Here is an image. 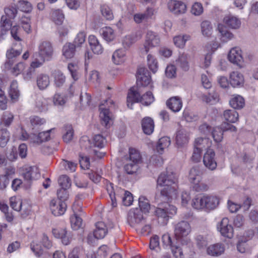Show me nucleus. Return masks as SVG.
<instances>
[{"mask_svg": "<svg viewBox=\"0 0 258 258\" xmlns=\"http://www.w3.org/2000/svg\"><path fill=\"white\" fill-rule=\"evenodd\" d=\"M157 188L160 191L156 196L159 207L156 209L155 215L167 222L171 216L176 214L177 208L168 202L175 199L177 196V178L173 173L160 174L157 180Z\"/></svg>", "mask_w": 258, "mask_h": 258, "instance_id": "1", "label": "nucleus"}, {"mask_svg": "<svg viewBox=\"0 0 258 258\" xmlns=\"http://www.w3.org/2000/svg\"><path fill=\"white\" fill-rule=\"evenodd\" d=\"M127 220L128 224L134 227H138L144 222L142 211L138 208L132 209L129 211Z\"/></svg>", "mask_w": 258, "mask_h": 258, "instance_id": "2", "label": "nucleus"}, {"mask_svg": "<svg viewBox=\"0 0 258 258\" xmlns=\"http://www.w3.org/2000/svg\"><path fill=\"white\" fill-rule=\"evenodd\" d=\"M228 59L230 62L240 68L244 66L242 51L238 47H233L230 50L228 55Z\"/></svg>", "mask_w": 258, "mask_h": 258, "instance_id": "3", "label": "nucleus"}, {"mask_svg": "<svg viewBox=\"0 0 258 258\" xmlns=\"http://www.w3.org/2000/svg\"><path fill=\"white\" fill-rule=\"evenodd\" d=\"M39 57L48 61L50 60L53 54V48L51 44L47 41L41 42L38 47Z\"/></svg>", "mask_w": 258, "mask_h": 258, "instance_id": "4", "label": "nucleus"}, {"mask_svg": "<svg viewBox=\"0 0 258 258\" xmlns=\"http://www.w3.org/2000/svg\"><path fill=\"white\" fill-rule=\"evenodd\" d=\"M217 229L221 234L226 238H232L234 235V229L233 226L230 224L228 218H223L220 222L217 225Z\"/></svg>", "mask_w": 258, "mask_h": 258, "instance_id": "5", "label": "nucleus"}, {"mask_svg": "<svg viewBox=\"0 0 258 258\" xmlns=\"http://www.w3.org/2000/svg\"><path fill=\"white\" fill-rule=\"evenodd\" d=\"M160 43V38L157 33L151 31H148L144 44L145 53H147L151 48L159 45Z\"/></svg>", "mask_w": 258, "mask_h": 258, "instance_id": "6", "label": "nucleus"}, {"mask_svg": "<svg viewBox=\"0 0 258 258\" xmlns=\"http://www.w3.org/2000/svg\"><path fill=\"white\" fill-rule=\"evenodd\" d=\"M74 215L70 218L71 227L74 230H77L80 229L82 225V220L79 217L82 215V209L78 204H74L73 206Z\"/></svg>", "mask_w": 258, "mask_h": 258, "instance_id": "7", "label": "nucleus"}, {"mask_svg": "<svg viewBox=\"0 0 258 258\" xmlns=\"http://www.w3.org/2000/svg\"><path fill=\"white\" fill-rule=\"evenodd\" d=\"M52 233L55 238L60 239L62 243L65 245L69 244L72 240L70 233L65 228H54L52 229Z\"/></svg>", "mask_w": 258, "mask_h": 258, "instance_id": "8", "label": "nucleus"}, {"mask_svg": "<svg viewBox=\"0 0 258 258\" xmlns=\"http://www.w3.org/2000/svg\"><path fill=\"white\" fill-rule=\"evenodd\" d=\"M203 163L205 166L210 170L216 169L217 163L215 159V153L213 150L209 149L203 157Z\"/></svg>", "mask_w": 258, "mask_h": 258, "instance_id": "9", "label": "nucleus"}, {"mask_svg": "<svg viewBox=\"0 0 258 258\" xmlns=\"http://www.w3.org/2000/svg\"><path fill=\"white\" fill-rule=\"evenodd\" d=\"M174 231L177 238H182L186 237L190 233L191 227L187 222L182 221L176 225Z\"/></svg>", "mask_w": 258, "mask_h": 258, "instance_id": "10", "label": "nucleus"}, {"mask_svg": "<svg viewBox=\"0 0 258 258\" xmlns=\"http://www.w3.org/2000/svg\"><path fill=\"white\" fill-rule=\"evenodd\" d=\"M50 208L52 213L55 216L63 215L67 209L65 202L60 200L53 199L50 204Z\"/></svg>", "mask_w": 258, "mask_h": 258, "instance_id": "11", "label": "nucleus"}, {"mask_svg": "<svg viewBox=\"0 0 258 258\" xmlns=\"http://www.w3.org/2000/svg\"><path fill=\"white\" fill-rule=\"evenodd\" d=\"M169 10L173 14L179 15L185 13L186 6L180 1L171 0L168 3Z\"/></svg>", "mask_w": 258, "mask_h": 258, "instance_id": "12", "label": "nucleus"}, {"mask_svg": "<svg viewBox=\"0 0 258 258\" xmlns=\"http://www.w3.org/2000/svg\"><path fill=\"white\" fill-rule=\"evenodd\" d=\"M151 82L149 73L145 68H141L138 70L137 73V83L138 86H147Z\"/></svg>", "mask_w": 258, "mask_h": 258, "instance_id": "13", "label": "nucleus"}, {"mask_svg": "<svg viewBox=\"0 0 258 258\" xmlns=\"http://www.w3.org/2000/svg\"><path fill=\"white\" fill-rule=\"evenodd\" d=\"M225 245L223 243H217L210 245L207 247V253L213 256H219L224 253Z\"/></svg>", "mask_w": 258, "mask_h": 258, "instance_id": "14", "label": "nucleus"}, {"mask_svg": "<svg viewBox=\"0 0 258 258\" xmlns=\"http://www.w3.org/2000/svg\"><path fill=\"white\" fill-rule=\"evenodd\" d=\"M205 210L211 211L218 207L220 203L219 198L215 195L205 194Z\"/></svg>", "mask_w": 258, "mask_h": 258, "instance_id": "15", "label": "nucleus"}, {"mask_svg": "<svg viewBox=\"0 0 258 258\" xmlns=\"http://www.w3.org/2000/svg\"><path fill=\"white\" fill-rule=\"evenodd\" d=\"M189 140V133L184 130L177 131L176 136V144L178 148L186 145Z\"/></svg>", "mask_w": 258, "mask_h": 258, "instance_id": "16", "label": "nucleus"}, {"mask_svg": "<svg viewBox=\"0 0 258 258\" xmlns=\"http://www.w3.org/2000/svg\"><path fill=\"white\" fill-rule=\"evenodd\" d=\"M127 105L128 108H132L133 103L142 102V97L135 87L130 89L127 96Z\"/></svg>", "mask_w": 258, "mask_h": 258, "instance_id": "17", "label": "nucleus"}, {"mask_svg": "<svg viewBox=\"0 0 258 258\" xmlns=\"http://www.w3.org/2000/svg\"><path fill=\"white\" fill-rule=\"evenodd\" d=\"M166 105L173 112H177L181 110L182 107V101L180 97L174 96L167 100Z\"/></svg>", "mask_w": 258, "mask_h": 258, "instance_id": "18", "label": "nucleus"}, {"mask_svg": "<svg viewBox=\"0 0 258 258\" xmlns=\"http://www.w3.org/2000/svg\"><path fill=\"white\" fill-rule=\"evenodd\" d=\"M223 22L227 27L231 29H238L241 25L240 20L231 14L226 15L223 18Z\"/></svg>", "mask_w": 258, "mask_h": 258, "instance_id": "19", "label": "nucleus"}, {"mask_svg": "<svg viewBox=\"0 0 258 258\" xmlns=\"http://www.w3.org/2000/svg\"><path fill=\"white\" fill-rule=\"evenodd\" d=\"M212 145V141L209 138L205 137H197L194 141V147L202 151L209 149Z\"/></svg>", "mask_w": 258, "mask_h": 258, "instance_id": "20", "label": "nucleus"}, {"mask_svg": "<svg viewBox=\"0 0 258 258\" xmlns=\"http://www.w3.org/2000/svg\"><path fill=\"white\" fill-rule=\"evenodd\" d=\"M88 41L91 49L94 53L100 54L103 52V48L95 36L90 35Z\"/></svg>", "mask_w": 258, "mask_h": 258, "instance_id": "21", "label": "nucleus"}, {"mask_svg": "<svg viewBox=\"0 0 258 258\" xmlns=\"http://www.w3.org/2000/svg\"><path fill=\"white\" fill-rule=\"evenodd\" d=\"M230 84L234 87L242 86L244 83V77L239 72L234 71L229 76Z\"/></svg>", "mask_w": 258, "mask_h": 258, "instance_id": "22", "label": "nucleus"}, {"mask_svg": "<svg viewBox=\"0 0 258 258\" xmlns=\"http://www.w3.org/2000/svg\"><path fill=\"white\" fill-rule=\"evenodd\" d=\"M23 176L24 179L28 181L35 179L39 176L38 169L34 166L27 167L23 173Z\"/></svg>", "mask_w": 258, "mask_h": 258, "instance_id": "23", "label": "nucleus"}, {"mask_svg": "<svg viewBox=\"0 0 258 258\" xmlns=\"http://www.w3.org/2000/svg\"><path fill=\"white\" fill-rule=\"evenodd\" d=\"M12 24L6 16H2L0 25V41L5 39Z\"/></svg>", "mask_w": 258, "mask_h": 258, "instance_id": "24", "label": "nucleus"}, {"mask_svg": "<svg viewBox=\"0 0 258 258\" xmlns=\"http://www.w3.org/2000/svg\"><path fill=\"white\" fill-rule=\"evenodd\" d=\"M37 86L41 90L46 89L50 84L49 76L45 74H40L36 78Z\"/></svg>", "mask_w": 258, "mask_h": 258, "instance_id": "25", "label": "nucleus"}, {"mask_svg": "<svg viewBox=\"0 0 258 258\" xmlns=\"http://www.w3.org/2000/svg\"><path fill=\"white\" fill-rule=\"evenodd\" d=\"M34 104L38 111H44L48 109L49 101L42 96L38 95L35 97Z\"/></svg>", "mask_w": 258, "mask_h": 258, "instance_id": "26", "label": "nucleus"}, {"mask_svg": "<svg viewBox=\"0 0 258 258\" xmlns=\"http://www.w3.org/2000/svg\"><path fill=\"white\" fill-rule=\"evenodd\" d=\"M100 33L103 38L107 42L113 41L115 38L114 30L110 27H105L100 30Z\"/></svg>", "mask_w": 258, "mask_h": 258, "instance_id": "27", "label": "nucleus"}, {"mask_svg": "<svg viewBox=\"0 0 258 258\" xmlns=\"http://www.w3.org/2000/svg\"><path fill=\"white\" fill-rule=\"evenodd\" d=\"M142 127L145 134L151 135L154 128L153 120L149 117L144 118L142 121Z\"/></svg>", "mask_w": 258, "mask_h": 258, "instance_id": "28", "label": "nucleus"}, {"mask_svg": "<svg viewBox=\"0 0 258 258\" xmlns=\"http://www.w3.org/2000/svg\"><path fill=\"white\" fill-rule=\"evenodd\" d=\"M9 94L13 102L18 101L20 92L18 89V83L16 81H13L11 82L9 90Z\"/></svg>", "mask_w": 258, "mask_h": 258, "instance_id": "29", "label": "nucleus"}, {"mask_svg": "<svg viewBox=\"0 0 258 258\" xmlns=\"http://www.w3.org/2000/svg\"><path fill=\"white\" fill-rule=\"evenodd\" d=\"M205 194L194 198L191 201V206L198 210H205Z\"/></svg>", "mask_w": 258, "mask_h": 258, "instance_id": "30", "label": "nucleus"}, {"mask_svg": "<svg viewBox=\"0 0 258 258\" xmlns=\"http://www.w3.org/2000/svg\"><path fill=\"white\" fill-rule=\"evenodd\" d=\"M103 106H104V104L103 103L100 105V117L101 119L102 123L106 127H107L109 125V121L111 119L110 113L109 110L104 108Z\"/></svg>", "mask_w": 258, "mask_h": 258, "instance_id": "31", "label": "nucleus"}, {"mask_svg": "<svg viewBox=\"0 0 258 258\" xmlns=\"http://www.w3.org/2000/svg\"><path fill=\"white\" fill-rule=\"evenodd\" d=\"M94 232L97 239L103 238L106 235L108 230L105 224L103 222H99L96 224V229Z\"/></svg>", "mask_w": 258, "mask_h": 258, "instance_id": "32", "label": "nucleus"}, {"mask_svg": "<svg viewBox=\"0 0 258 258\" xmlns=\"http://www.w3.org/2000/svg\"><path fill=\"white\" fill-rule=\"evenodd\" d=\"M125 56L126 53L125 50L122 49H118L113 52L112 59L115 64H120L125 61Z\"/></svg>", "mask_w": 258, "mask_h": 258, "instance_id": "33", "label": "nucleus"}, {"mask_svg": "<svg viewBox=\"0 0 258 258\" xmlns=\"http://www.w3.org/2000/svg\"><path fill=\"white\" fill-rule=\"evenodd\" d=\"M202 179V173L198 167L192 168L189 173V180L191 183L199 182Z\"/></svg>", "mask_w": 258, "mask_h": 258, "instance_id": "34", "label": "nucleus"}, {"mask_svg": "<svg viewBox=\"0 0 258 258\" xmlns=\"http://www.w3.org/2000/svg\"><path fill=\"white\" fill-rule=\"evenodd\" d=\"M54 86L57 88L62 87L66 83V77L59 71H55L53 75Z\"/></svg>", "mask_w": 258, "mask_h": 258, "instance_id": "35", "label": "nucleus"}, {"mask_svg": "<svg viewBox=\"0 0 258 258\" xmlns=\"http://www.w3.org/2000/svg\"><path fill=\"white\" fill-rule=\"evenodd\" d=\"M229 103L232 108L240 109L244 105V100L242 96L239 95H235L230 99Z\"/></svg>", "mask_w": 258, "mask_h": 258, "instance_id": "36", "label": "nucleus"}, {"mask_svg": "<svg viewBox=\"0 0 258 258\" xmlns=\"http://www.w3.org/2000/svg\"><path fill=\"white\" fill-rule=\"evenodd\" d=\"M75 46L71 43H66L62 48V54L67 59L72 58L75 53Z\"/></svg>", "mask_w": 258, "mask_h": 258, "instance_id": "37", "label": "nucleus"}, {"mask_svg": "<svg viewBox=\"0 0 258 258\" xmlns=\"http://www.w3.org/2000/svg\"><path fill=\"white\" fill-rule=\"evenodd\" d=\"M118 192H120L119 195H122V201L123 204L125 206H130L133 202L132 194L128 191L122 189H118Z\"/></svg>", "mask_w": 258, "mask_h": 258, "instance_id": "38", "label": "nucleus"}, {"mask_svg": "<svg viewBox=\"0 0 258 258\" xmlns=\"http://www.w3.org/2000/svg\"><path fill=\"white\" fill-rule=\"evenodd\" d=\"M223 116L225 119L231 123H235L238 120V114L234 110L228 109L224 111Z\"/></svg>", "mask_w": 258, "mask_h": 258, "instance_id": "39", "label": "nucleus"}, {"mask_svg": "<svg viewBox=\"0 0 258 258\" xmlns=\"http://www.w3.org/2000/svg\"><path fill=\"white\" fill-rule=\"evenodd\" d=\"M170 145V140L169 138L164 137L160 139L158 142L156 150L159 154H162L164 150L169 147Z\"/></svg>", "mask_w": 258, "mask_h": 258, "instance_id": "40", "label": "nucleus"}, {"mask_svg": "<svg viewBox=\"0 0 258 258\" xmlns=\"http://www.w3.org/2000/svg\"><path fill=\"white\" fill-rule=\"evenodd\" d=\"M14 119V115L9 112H5L3 115V116L1 119L0 126L1 128L4 127L9 126Z\"/></svg>", "mask_w": 258, "mask_h": 258, "instance_id": "41", "label": "nucleus"}, {"mask_svg": "<svg viewBox=\"0 0 258 258\" xmlns=\"http://www.w3.org/2000/svg\"><path fill=\"white\" fill-rule=\"evenodd\" d=\"M74 131L71 125L67 124L64 126V132L62 136L63 141L67 143H70L73 139Z\"/></svg>", "mask_w": 258, "mask_h": 258, "instance_id": "42", "label": "nucleus"}, {"mask_svg": "<svg viewBox=\"0 0 258 258\" xmlns=\"http://www.w3.org/2000/svg\"><path fill=\"white\" fill-rule=\"evenodd\" d=\"M217 29L221 34V38L224 41H227L231 39L233 37V35L229 32L226 27L222 24H219Z\"/></svg>", "mask_w": 258, "mask_h": 258, "instance_id": "43", "label": "nucleus"}, {"mask_svg": "<svg viewBox=\"0 0 258 258\" xmlns=\"http://www.w3.org/2000/svg\"><path fill=\"white\" fill-rule=\"evenodd\" d=\"M43 245L40 240H33L31 244V249L36 256L39 257L43 253Z\"/></svg>", "mask_w": 258, "mask_h": 258, "instance_id": "44", "label": "nucleus"}, {"mask_svg": "<svg viewBox=\"0 0 258 258\" xmlns=\"http://www.w3.org/2000/svg\"><path fill=\"white\" fill-rule=\"evenodd\" d=\"M106 189L111 201L112 207H116L117 206L116 196L118 197L120 192L117 191V193L115 194L113 189V184L111 183L107 185ZM117 191H118V190Z\"/></svg>", "mask_w": 258, "mask_h": 258, "instance_id": "45", "label": "nucleus"}, {"mask_svg": "<svg viewBox=\"0 0 258 258\" xmlns=\"http://www.w3.org/2000/svg\"><path fill=\"white\" fill-rule=\"evenodd\" d=\"M51 18L56 24L60 25L64 20V16L61 10H55L52 12Z\"/></svg>", "mask_w": 258, "mask_h": 258, "instance_id": "46", "label": "nucleus"}, {"mask_svg": "<svg viewBox=\"0 0 258 258\" xmlns=\"http://www.w3.org/2000/svg\"><path fill=\"white\" fill-rule=\"evenodd\" d=\"M190 36L187 35H178L174 37L173 42L174 44L179 48H183L186 42L189 40Z\"/></svg>", "mask_w": 258, "mask_h": 258, "instance_id": "47", "label": "nucleus"}, {"mask_svg": "<svg viewBox=\"0 0 258 258\" xmlns=\"http://www.w3.org/2000/svg\"><path fill=\"white\" fill-rule=\"evenodd\" d=\"M177 64L184 71H187L189 69V66L188 61L187 55L185 54L180 55L178 59L176 60Z\"/></svg>", "mask_w": 258, "mask_h": 258, "instance_id": "48", "label": "nucleus"}, {"mask_svg": "<svg viewBox=\"0 0 258 258\" xmlns=\"http://www.w3.org/2000/svg\"><path fill=\"white\" fill-rule=\"evenodd\" d=\"M139 205L142 213H148L150 209V205L148 200L145 197L141 196L139 199Z\"/></svg>", "mask_w": 258, "mask_h": 258, "instance_id": "49", "label": "nucleus"}, {"mask_svg": "<svg viewBox=\"0 0 258 258\" xmlns=\"http://www.w3.org/2000/svg\"><path fill=\"white\" fill-rule=\"evenodd\" d=\"M85 33L83 32H80L77 34L72 44L75 46L76 48L80 47L85 44Z\"/></svg>", "mask_w": 258, "mask_h": 258, "instance_id": "50", "label": "nucleus"}, {"mask_svg": "<svg viewBox=\"0 0 258 258\" xmlns=\"http://www.w3.org/2000/svg\"><path fill=\"white\" fill-rule=\"evenodd\" d=\"M162 243L164 248H171L175 243V240H172L168 233L164 234L162 236Z\"/></svg>", "mask_w": 258, "mask_h": 258, "instance_id": "51", "label": "nucleus"}, {"mask_svg": "<svg viewBox=\"0 0 258 258\" xmlns=\"http://www.w3.org/2000/svg\"><path fill=\"white\" fill-rule=\"evenodd\" d=\"M129 154V161L138 165L141 159V157L139 151L134 149H130Z\"/></svg>", "mask_w": 258, "mask_h": 258, "instance_id": "52", "label": "nucleus"}, {"mask_svg": "<svg viewBox=\"0 0 258 258\" xmlns=\"http://www.w3.org/2000/svg\"><path fill=\"white\" fill-rule=\"evenodd\" d=\"M20 208L21 210L18 212L20 213L21 218L24 219L30 215L31 212V206L27 202H23Z\"/></svg>", "mask_w": 258, "mask_h": 258, "instance_id": "53", "label": "nucleus"}, {"mask_svg": "<svg viewBox=\"0 0 258 258\" xmlns=\"http://www.w3.org/2000/svg\"><path fill=\"white\" fill-rule=\"evenodd\" d=\"M23 201L20 198L16 197H12L10 198V205L15 211H18L21 210Z\"/></svg>", "mask_w": 258, "mask_h": 258, "instance_id": "54", "label": "nucleus"}, {"mask_svg": "<svg viewBox=\"0 0 258 258\" xmlns=\"http://www.w3.org/2000/svg\"><path fill=\"white\" fill-rule=\"evenodd\" d=\"M148 65L151 71L155 73L158 68V62L156 59L151 54H149L147 56Z\"/></svg>", "mask_w": 258, "mask_h": 258, "instance_id": "55", "label": "nucleus"}, {"mask_svg": "<svg viewBox=\"0 0 258 258\" xmlns=\"http://www.w3.org/2000/svg\"><path fill=\"white\" fill-rule=\"evenodd\" d=\"M10 139V134L7 129L1 128L0 131V147L6 146Z\"/></svg>", "mask_w": 258, "mask_h": 258, "instance_id": "56", "label": "nucleus"}, {"mask_svg": "<svg viewBox=\"0 0 258 258\" xmlns=\"http://www.w3.org/2000/svg\"><path fill=\"white\" fill-rule=\"evenodd\" d=\"M202 34L206 36H210L212 33V27L210 22L204 21L201 23Z\"/></svg>", "mask_w": 258, "mask_h": 258, "instance_id": "57", "label": "nucleus"}, {"mask_svg": "<svg viewBox=\"0 0 258 258\" xmlns=\"http://www.w3.org/2000/svg\"><path fill=\"white\" fill-rule=\"evenodd\" d=\"M223 132V129L219 127H216L213 129L212 136L215 142L219 143L222 141Z\"/></svg>", "mask_w": 258, "mask_h": 258, "instance_id": "58", "label": "nucleus"}, {"mask_svg": "<svg viewBox=\"0 0 258 258\" xmlns=\"http://www.w3.org/2000/svg\"><path fill=\"white\" fill-rule=\"evenodd\" d=\"M18 7L22 11L25 13L31 12L33 9L31 4L28 1L24 0H21L19 1Z\"/></svg>", "mask_w": 258, "mask_h": 258, "instance_id": "59", "label": "nucleus"}, {"mask_svg": "<svg viewBox=\"0 0 258 258\" xmlns=\"http://www.w3.org/2000/svg\"><path fill=\"white\" fill-rule=\"evenodd\" d=\"M192 188L197 192L205 191L208 190L209 186L201 180L192 184Z\"/></svg>", "mask_w": 258, "mask_h": 258, "instance_id": "60", "label": "nucleus"}, {"mask_svg": "<svg viewBox=\"0 0 258 258\" xmlns=\"http://www.w3.org/2000/svg\"><path fill=\"white\" fill-rule=\"evenodd\" d=\"M17 9L13 7H10L5 8V15L2 16H6V18L10 21V19H14L17 14Z\"/></svg>", "mask_w": 258, "mask_h": 258, "instance_id": "61", "label": "nucleus"}, {"mask_svg": "<svg viewBox=\"0 0 258 258\" xmlns=\"http://www.w3.org/2000/svg\"><path fill=\"white\" fill-rule=\"evenodd\" d=\"M101 12L102 16L107 20H112L114 17L112 10L107 6L103 5L102 6H101Z\"/></svg>", "mask_w": 258, "mask_h": 258, "instance_id": "62", "label": "nucleus"}, {"mask_svg": "<svg viewBox=\"0 0 258 258\" xmlns=\"http://www.w3.org/2000/svg\"><path fill=\"white\" fill-rule=\"evenodd\" d=\"M154 100V97L151 92H147L142 96V103L145 105L151 104Z\"/></svg>", "mask_w": 258, "mask_h": 258, "instance_id": "63", "label": "nucleus"}, {"mask_svg": "<svg viewBox=\"0 0 258 258\" xmlns=\"http://www.w3.org/2000/svg\"><path fill=\"white\" fill-rule=\"evenodd\" d=\"M171 252L175 258H184V254L181 247L176 244L170 248Z\"/></svg>", "mask_w": 258, "mask_h": 258, "instance_id": "64", "label": "nucleus"}]
</instances>
